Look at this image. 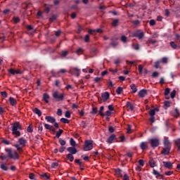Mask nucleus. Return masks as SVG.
<instances>
[{"label": "nucleus", "mask_w": 180, "mask_h": 180, "mask_svg": "<svg viewBox=\"0 0 180 180\" xmlns=\"http://www.w3.org/2000/svg\"><path fill=\"white\" fill-rule=\"evenodd\" d=\"M22 130V127L19 122H14L12 126V133L15 137H19L20 136V131Z\"/></svg>", "instance_id": "obj_1"}, {"label": "nucleus", "mask_w": 180, "mask_h": 180, "mask_svg": "<svg viewBox=\"0 0 180 180\" xmlns=\"http://www.w3.org/2000/svg\"><path fill=\"white\" fill-rule=\"evenodd\" d=\"M5 151L7 152L8 158H11L12 160H19L18 152L12 150V149H6Z\"/></svg>", "instance_id": "obj_2"}, {"label": "nucleus", "mask_w": 180, "mask_h": 180, "mask_svg": "<svg viewBox=\"0 0 180 180\" xmlns=\"http://www.w3.org/2000/svg\"><path fill=\"white\" fill-rule=\"evenodd\" d=\"M94 148L92 141H86L84 146V151H91Z\"/></svg>", "instance_id": "obj_3"}, {"label": "nucleus", "mask_w": 180, "mask_h": 180, "mask_svg": "<svg viewBox=\"0 0 180 180\" xmlns=\"http://www.w3.org/2000/svg\"><path fill=\"white\" fill-rule=\"evenodd\" d=\"M149 143L153 148H155L160 146V140L158 139H150Z\"/></svg>", "instance_id": "obj_4"}, {"label": "nucleus", "mask_w": 180, "mask_h": 180, "mask_svg": "<svg viewBox=\"0 0 180 180\" xmlns=\"http://www.w3.org/2000/svg\"><path fill=\"white\" fill-rule=\"evenodd\" d=\"M53 96L54 99H56L57 101H63L64 99V94L59 93L58 91L53 92Z\"/></svg>", "instance_id": "obj_5"}, {"label": "nucleus", "mask_w": 180, "mask_h": 180, "mask_svg": "<svg viewBox=\"0 0 180 180\" xmlns=\"http://www.w3.org/2000/svg\"><path fill=\"white\" fill-rule=\"evenodd\" d=\"M133 37H138L139 40H141L143 37H144V32L141 30H138L133 33L132 34Z\"/></svg>", "instance_id": "obj_6"}, {"label": "nucleus", "mask_w": 180, "mask_h": 180, "mask_svg": "<svg viewBox=\"0 0 180 180\" xmlns=\"http://www.w3.org/2000/svg\"><path fill=\"white\" fill-rule=\"evenodd\" d=\"M70 74L73 75H76V77H79V74H81V70L78 69V68H73L70 71Z\"/></svg>", "instance_id": "obj_7"}, {"label": "nucleus", "mask_w": 180, "mask_h": 180, "mask_svg": "<svg viewBox=\"0 0 180 180\" xmlns=\"http://www.w3.org/2000/svg\"><path fill=\"white\" fill-rule=\"evenodd\" d=\"M109 98H110V95L109 94V92L105 91L101 94V100H103V102H106V101H108Z\"/></svg>", "instance_id": "obj_8"}, {"label": "nucleus", "mask_w": 180, "mask_h": 180, "mask_svg": "<svg viewBox=\"0 0 180 180\" xmlns=\"http://www.w3.org/2000/svg\"><path fill=\"white\" fill-rule=\"evenodd\" d=\"M162 164L165 168H167L168 169H172L174 163L171 162H162Z\"/></svg>", "instance_id": "obj_9"}, {"label": "nucleus", "mask_w": 180, "mask_h": 180, "mask_svg": "<svg viewBox=\"0 0 180 180\" xmlns=\"http://www.w3.org/2000/svg\"><path fill=\"white\" fill-rule=\"evenodd\" d=\"M8 72L10 74H12V75H15V74H23L22 71H20L19 70H15V69L8 70Z\"/></svg>", "instance_id": "obj_10"}, {"label": "nucleus", "mask_w": 180, "mask_h": 180, "mask_svg": "<svg viewBox=\"0 0 180 180\" xmlns=\"http://www.w3.org/2000/svg\"><path fill=\"white\" fill-rule=\"evenodd\" d=\"M169 151H171V148L164 147L161 151V154L163 155H168V154H169Z\"/></svg>", "instance_id": "obj_11"}, {"label": "nucleus", "mask_w": 180, "mask_h": 180, "mask_svg": "<svg viewBox=\"0 0 180 180\" xmlns=\"http://www.w3.org/2000/svg\"><path fill=\"white\" fill-rule=\"evenodd\" d=\"M45 120L49 122V123H56V118L51 116H46Z\"/></svg>", "instance_id": "obj_12"}, {"label": "nucleus", "mask_w": 180, "mask_h": 180, "mask_svg": "<svg viewBox=\"0 0 180 180\" xmlns=\"http://www.w3.org/2000/svg\"><path fill=\"white\" fill-rule=\"evenodd\" d=\"M68 151L70 153V154H77V148H75V146L73 147H69L68 148Z\"/></svg>", "instance_id": "obj_13"}, {"label": "nucleus", "mask_w": 180, "mask_h": 180, "mask_svg": "<svg viewBox=\"0 0 180 180\" xmlns=\"http://www.w3.org/2000/svg\"><path fill=\"white\" fill-rule=\"evenodd\" d=\"M164 146L166 148H171V143H169V140L165 138L163 141Z\"/></svg>", "instance_id": "obj_14"}, {"label": "nucleus", "mask_w": 180, "mask_h": 180, "mask_svg": "<svg viewBox=\"0 0 180 180\" xmlns=\"http://www.w3.org/2000/svg\"><path fill=\"white\" fill-rule=\"evenodd\" d=\"M115 139H116V135L115 134H112L110 136H109V138L107 139V143H108V144H112V143H113V140H115Z\"/></svg>", "instance_id": "obj_15"}, {"label": "nucleus", "mask_w": 180, "mask_h": 180, "mask_svg": "<svg viewBox=\"0 0 180 180\" xmlns=\"http://www.w3.org/2000/svg\"><path fill=\"white\" fill-rule=\"evenodd\" d=\"M18 143L20 144V146H22V147H25V146H26V143H27V141L24 138H20L18 139Z\"/></svg>", "instance_id": "obj_16"}, {"label": "nucleus", "mask_w": 180, "mask_h": 180, "mask_svg": "<svg viewBox=\"0 0 180 180\" xmlns=\"http://www.w3.org/2000/svg\"><path fill=\"white\" fill-rule=\"evenodd\" d=\"M147 95V90L146 89H142L139 92V96L140 98H144Z\"/></svg>", "instance_id": "obj_17"}, {"label": "nucleus", "mask_w": 180, "mask_h": 180, "mask_svg": "<svg viewBox=\"0 0 180 180\" xmlns=\"http://www.w3.org/2000/svg\"><path fill=\"white\" fill-rule=\"evenodd\" d=\"M50 99V96L48 94H43V101L46 102V103H49V100Z\"/></svg>", "instance_id": "obj_18"}, {"label": "nucleus", "mask_w": 180, "mask_h": 180, "mask_svg": "<svg viewBox=\"0 0 180 180\" xmlns=\"http://www.w3.org/2000/svg\"><path fill=\"white\" fill-rule=\"evenodd\" d=\"M172 115L174 117H178V116H179V110H178V108H175L172 112Z\"/></svg>", "instance_id": "obj_19"}, {"label": "nucleus", "mask_w": 180, "mask_h": 180, "mask_svg": "<svg viewBox=\"0 0 180 180\" xmlns=\"http://www.w3.org/2000/svg\"><path fill=\"white\" fill-rule=\"evenodd\" d=\"M9 101H10V104L11 105V106H15V105H16V103H18L16 102V100L15 98H13V97H10Z\"/></svg>", "instance_id": "obj_20"}, {"label": "nucleus", "mask_w": 180, "mask_h": 180, "mask_svg": "<svg viewBox=\"0 0 180 180\" xmlns=\"http://www.w3.org/2000/svg\"><path fill=\"white\" fill-rule=\"evenodd\" d=\"M34 113H35V115H37L39 117L41 116V110H39V108H35L33 110Z\"/></svg>", "instance_id": "obj_21"}, {"label": "nucleus", "mask_w": 180, "mask_h": 180, "mask_svg": "<svg viewBox=\"0 0 180 180\" xmlns=\"http://www.w3.org/2000/svg\"><path fill=\"white\" fill-rule=\"evenodd\" d=\"M127 108L129 109V110H134V106H133V104L130 102H127Z\"/></svg>", "instance_id": "obj_22"}, {"label": "nucleus", "mask_w": 180, "mask_h": 180, "mask_svg": "<svg viewBox=\"0 0 180 180\" xmlns=\"http://www.w3.org/2000/svg\"><path fill=\"white\" fill-rule=\"evenodd\" d=\"M174 143L178 147L177 150L180 151V139H177L174 141Z\"/></svg>", "instance_id": "obj_23"}, {"label": "nucleus", "mask_w": 180, "mask_h": 180, "mask_svg": "<svg viewBox=\"0 0 180 180\" xmlns=\"http://www.w3.org/2000/svg\"><path fill=\"white\" fill-rule=\"evenodd\" d=\"M155 112H158V109L155 108L153 110H150L149 112L150 116H155Z\"/></svg>", "instance_id": "obj_24"}, {"label": "nucleus", "mask_w": 180, "mask_h": 180, "mask_svg": "<svg viewBox=\"0 0 180 180\" xmlns=\"http://www.w3.org/2000/svg\"><path fill=\"white\" fill-rule=\"evenodd\" d=\"M131 89L132 90V92H133L134 94H136V92H137V87L136 86V84H132L131 85Z\"/></svg>", "instance_id": "obj_25"}, {"label": "nucleus", "mask_w": 180, "mask_h": 180, "mask_svg": "<svg viewBox=\"0 0 180 180\" xmlns=\"http://www.w3.org/2000/svg\"><path fill=\"white\" fill-rule=\"evenodd\" d=\"M149 165L151 167V168H154L155 167V161H154L153 159H150L149 161Z\"/></svg>", "instance_id": "obj_26"}, {"label": "nucleus", "mask_w": 180, "mask_h": 180, "mask_svg": "<svg viewBox=\"0 0 180 180\" xmlns=\"http://www.w3.org/2000/svg\"><path fill=\"white\" fill-rule=\"evenodd\" d=\"M140 147L141 150H146V148H147V143L146 142H141Z\"/></svg>", "instance_id": "obj_27"}, {"label": "nucleus", "mask_w": 180, "mask_h": 180, "mask_svg": "<svg viewBox=\"0 0 180 180\" xmlns=\"http://www.w3.org/2000/svg\"><path fill=\"white\" fill-rule=\"evenodd\" d=\"M115 174L117 175V176H123L122 174V170L120 169H115Z\"/></svg>", "instance_id": "obj_28"}, {"label": "nucleus", "mask_w": 180, "mask_h": 180, "mask_svg": "<svg viewBox=\"0 0 180 180\" xmlns=\"http://www.w3.org/2000/svg\"><path fill=\"white\" fill-rule=\"evenodd\" d=\"M67 158L70 161V162H72V161H74V156L70 153L67 155Z\"/></svg>", "instance_id": "obj_29"}, {"label": "nucleus", "mask_w": 180, "mask_h": 180, "mask_svg": "<svg viewBox=\"0 0 180 180\" xmlns=\"http://www.w3.org/2000/svg\"><path fill=\"white\" fill-rule=\"evenodd\" d=\"M122 92H123V88L119 86L116 89V93L117 94V95H120V94H122Z\"/></svg>", "instance_id": "obj_30"}, {"label": "nucleus", "mask_w": 180, "mask_h": 180, "mask_svg": "<svg viewBox=\"0 0 180 180\" xmlns=\"http://www.w3.org/2000/svg\"><path fill=\"white\" fill-rule=\"evenodd\" d=\"M41 176L42 178H44V179H46V180L50 179V176L47 175L46 173H43L42 174H41Z\"/></svg>", "instance_id": "obj_31"}, {"label": "nucleus", "mask_w": 180, "mask_h": 180, "mask_svg": "<svg viewBox=\"0 0 180 180\" xmlns=\"http://www.w3.org/2000/svg\"><path fill=\"white\" fill-rule=\"evenodd\" d=\"M105 109V107L103 106H101L100 108V110H99V115H101V116H105V114L103 113V110Z\"/></svg>", "instance_id": "obj_32"}, {"label": "nucleus", "mask_w": 180, "mask_h": 180, "mask_svg": "<svg viewBox=\"0 0 180 180\" xmlns=\"http://www.w3.org/2000/svg\"><path fill=\"white\" fill-rule=\"evenodd\" d=\"M0 168L1 169H3V171H8V167L7 166H6V165L5 164H1V166H0Z\"/></svg>", "instance_id": "obj_33"}, {"label": "nucleus", "mask_w": 180, "mask_h": 180, "mask_svg": "<svg viewBox=\"0 0 180 180\" xmlns=\"http://www.w3.org/2000/svg\"><path fill=\"white\" fill-rule=\"evenodd\" d=\"M70 143L72 147H75V146H77V143H75V141H74V139L72 138L70 139Z\"/></svg>", "instance_id": "obj_34"}, {"label": "nucleus", "mask_w": 180, "mask_h": 180, "mask_svg": "<svg viewBox=\"0 0 180 180\" xmlns=\"http://www.w3.org/2000/svg\"><path fill=\"white\" fill-rule=\"evenodd\" d=\"M61 57H67L68 56V51H62Z\"/></svg>", "instance_id": "obj_35"}, {"label": "nucleus", "mask_w": 180, "mask_h": 180, "mask_svg": "<svg viewBox=\"0 0 180 180\" xmlns=\"http://www.w3.org/2000/svg\"><path fill=\"white\" fill-rule=\"evenodd\" d=\"M60 122L62 123H65V124L70 123V120H68V119H67V118H61Z\"/></svg>", "instance_id": "obj_36"}, {"label": "nucleus", "mask_w": 180, "mask_h": 180, "mask_svg": "<svg viewBox=\"0 0 180 180\" xmlns=\"http://www.w3.org/2000/svg\"><path fill=\"white\" fill-rule=\"evenodd\" d=\"M112 26H117L119 25V20H113L112 22Z\"/></svg>", "instance_id": "obj_37"}, {"label": "nucleus", "mask_w": 180, "mask_h": 180, "mask_svg": "<svg viewBox=\"0 0 180 180\" xmlns=\"http://www.w3.org/2000/svg\"><path fill=\"white\" fill-rule=\"evenodd\" d=\"M63 129H59L58 132H56V137L59 139L60 136L63 134Z\"/></svg>", "instance_id": "obj_38"}, {"label": "nucleus", "mask_w": 180, "mask_h": 180, "mask_svg": "<svg viewBox=\"0 0 180 180\" xmlns=\"http://www.w3.org/2000/svg\"><path fill=\"white\" fill-rule=\"evenodd\" d=\"M170 46L172 49H177L178 46L174 41L170 42Z\"/></svg>", "instance_id": "obj_39"}, {"label": "nucleus", "mask_w": 180, "mask_h": 180, "mask_svg": "<svg viewBox=\"0 0 180 180\" xmlns=\"http://www.w3.org/2000/svg\"><path fill=\"white\" fill-rule=\"evenodd\" d=\"M170 95H171V98H172V99H174V98H175V95H176V91L173 90V91L171 92Z\"/></svg>", "instance_id": "obj_40"}, {"label": "nucleus", "mask_w": 180, "mask_h": 180, "mask_svg": "<svg viewBox=\"0 0 180 180\" xmlns=\"http://www.w3.org/2000/svg\"><path fill=\"white\" fill-rule=\"evenodd\" d=\"M171 89H169V88H166L165 90V96H168V95H169V92H170Z\"/></svg>", "instance_id": "obj_41"}, {"label": "nucleus", "mask_w": 180, "mask_h": 180, "mask_svg": "<svg viewBox=\"0 0 180 180\" xmlns=\"http://www.w3.org/2000/svg\"><path fill=\"white\" fill-rule=\"evenodd\" d=\"M75 162L76 164H78L80 167H82V162H81V160L76 159V160H75Z\"/></svg>", "instance_id": "obj_42"}, {"label": "nucleus", "mask_w": 180, "mask_h": 180, "mask_svg": "<svg viewBox=\"0 0 180 180\" xmlns=\"http://www.w3.org/2000/svg\"><path fill=\"white\" fill-rule=\"evenodd\" d=\"M139 71V74H143V65H139V68H138Z\"/></svg>", "instance_id": "obj_43"}, {"label": "nucleus", "mask_w": 180, "mask_h": 180, "mask_svg": "<svg viewBox=\"0 0 180 180\" xmlns=\"http://www.w3.org/2000/svg\"><path fill=\"white\" fill-rule=\"evenodd\" d=\"M13 20L14 23H19V22H20V19H19L18 17H14L13 18Z\"/></svg>", "instance_id": "obj_44"}, {"label": "nucleus", "mask_w": 180, "mask_h": 180, "mask_svg": "<svg viewBox=\"0 0 180 180\" xmlns=\"http://www.w3.org/2000/svg\"><path fill=\"white\" fill-rule=\"evenodd\" d=\"M91 113H93V115H96L98 113V108L96 107L93 108Z\"/></svg>", "instance_id": "obj_45"}, {"label": "nucleus", "mask_w": 180, "mask_h": 180, "mask_svg": "<svg viewBox=\"0 0 180 180\" xmlns=\"http://www.w3.org/2000/svg\"><path fill=\"white\" fill-rule=\"evenodd\" d=\"M1 95L3 98H8V93L6 91H1Z\"/></svg>", "instance_id": "obj_46"}, {"label": "nucleus", "mask_w": 180, "mask_h": 180, "mask_svg": "<svg viewBox=\"0 0 180 180\" xmlns=\"http://www.w3.org/2000/svg\"><path fill=\"white\" fill-rule=\"evenodd\" d=\"M121 40L123 41V43H126V41H127V37L124 35H122L121 37Z\"/></svg>", "instance_id": "obj_47"}, {"label": "nucleus", "mask_w": 180, "mask_h": 180, "mask_svg": "<svg viewBox=\"0 0 180 180\" xmlns=\"http://www.w3.org/2000/svg\"><path fill=\"white\" fill-rule=\"evenodd\" d=\"M127 130L128 134H130L131 133H132L131 125H128V128L127 129Z\"/></svg>", "instance_id": "obj_48"}, {"label": "nucleus", "mask_w": 180, "mask_h": 180, "mask_svg": "<svg viewBox=\"0 0 180 180\" xmlns=\"http://www.w3.org/2000/svg\"><path fill=\"white\" fill-rule=\"evenodd\" d=\"M44 127H45V129H46L47 130H51V126L50 125V124H44Z\"/></svg>", "instance_id": "obj_49"}, {"label": "nucleus", "mask_w": 180, "mask_h": 180, "mask_svg": "<svg viewBox=\"0 0 180 180\" xmlns=\"http://www.w3.org/2000/svg\"><path fill=\"white\" fill-rule=\"evenodd\" d=\"M83 52H84V50L82 49H81V48L78 49L76 51L77 54H82Z\"/></svg>", "instance_id": "obj_50"}, {"label": "nucleus", "mask_w": 180, "mask_h": 180, "mask_svg": "<svg viewBox=\"0 0 180 180\" xmlns=\"http://www.w3.org/2000/svg\"><path fill=\"white\" fill-rule=\"evenodd\" d=\"M65 117H68V118L71 117V112H70V111H66L65 113Z\"/></svg>", "instance_id": "obj_51"}, {"label": "nucleus", "mask_w": 180, "mask_h": 180, "mask_svg": "<svg viewBox=\"0 0 180 180\" xmlns=\"http://www.w3.org/2000/svg\"><path fill=\"white\" fill-rule=\"evenodd\" d=\"M59 143L60 144V146H65V141L61 139H59Z\"/></svg>", "instance_id": "obj_52"}, {"label": "nucleus", "mask_w": 180, "mask_h": 180, "mask_svg": "<svg viewBox=\"0 0 180 180\" xmlns=\"http://www.w3.org/2000/svg\"><path fill=\"white\" fill-rule=\"evenodd\" d=\"M53 6H46V8H45V12L46 13H49V12H50V9H51V8Z\"/></svg>", "instance_id": "obj_53"}, {"label": "nucleus", "mask_w": 180, "mask_h": 180, "mask_svg": "<svg viewBox=\"0 0 180 180\" xmlns=\"http://www.w3.org/2000/svg\"><path fill=\"white\" fill-rule=\"evenodd\" d=\"M162 63H163V64H167V63H168V58H162Z\"/></svg>", "instance_id": "obj_54"}, {"label": "nucleus", "mask_w": 180, "mask_h": 180, "mask_svg": "<svg viewBox=\"0 0 180 180\" xmlns=\"http://www.w3.org/2000/svg\"><path fill=\"white\" fill-rule=\"evenodd\" d=\"M153 175H158V176H161V174H160V172H158V171L153 169Z\"/></svg>", "instance_id": "obj_55"}, {"label": "nucleus", "mask_w": 180, "mask_h": 180, "mask_svg": "<svg viewBox=\"0 0 180 180\" xmlns=\"http://www.w3.org/2000/svg\"><path fill=\"white\" fill-rule=\"evenodd\" d=\"M15 148H17V150L18 151H20V152L22 151V147H20V146L19 144H15Z\"/></svg>", "instance_id": "obj_56"}, {"label": "nucleus", "mask_w": 180, "mask_h": 180, "mask_svg": "<svg viewBox=\"0 0 180 180\" xmlns=\"http://www.w3.org/2000/svg\"><path fill=\"white\" fill-rule=\"evenodd\" d=\"M57 115L58 116H62L63 115V110L61 109H58V111H57Z\"/></svg>", "instance_id": "obj_57"}, {"label": "nucleus", "mask_w": 180, "mask_h": 180, "mask_svg": "<svg viewBox=\"0 0 180 180\" xmlns=\"http://www.w3.org/2000/svg\"><path fill=\"white\" fill-rule=\"evenodd\" d=\"M0 158H1V160H6V158H8V157L6 155H5V154L1 153Z\"/></svg>", "instance_id": "obj_58"}, {"label": "nucleus", "mask_w": 180, "mask_h": 180, "mask_svg": "<svg viewBox=\"0 0 180 180\" xmlns=\"http://www.w3.org/2000/svg\"><path fill=\"white\" fill-rule=\"evenodd\" d=\"M27 131H28V133H32L33 131V129L32 128V126H29L27 129Z\"/></svg>", "instance_id": "obj_59"}, {"label": "nucleus", "mask_w": 180, "mask_h": 180, "mask_svg": "<svg viewBox=\"0 0 180 180\" xmlns=\"http://www.w3.org/2000/svg\"><path fill=\"white\" fill-rule=\"evenodd\" d=\"M84 41H86V43H89V35L86 34L84 37Z\"/></svg>", "instance_id": "obj_60"}, {"label": "nucleus", "mask_w": 180, "mask_h": 180, "mask_svg": "<svg viewBox=\"0 0 180 180\" xmlns=\"http://www.w3.org/2000/svg\"><path fill=\"white\" fill-rule=\"evenodd\" d=\"M155 68H160V61L158 60L155 63Z\"/></svg>", "instance_id": "obj_61"}, {"label": "nucleus", "mask_w": 180, "mask_h": 180, "mask_svg": "<svg viewBox=\"0 0 180 180\" xmlns=\"http://www.w3.org/2000/svg\"><path fill=\"white\" fill-rule=\"evenodd\" d=\"M149 120L151 123H154V122H155V117L154 116H150Z\"/></svg>", "instance_id": "obj_62"}, {"label": "nucleus", "mask_w": 180, "mask_h": 180, "mask_svg": "<svg viewBox=\"0 0 180 180\" xmlns=\"http://www.w3.org/2000/svg\"><path fill=\"white\" fill-rule=\"evenodd\" d=\"M158 75H160V73H158V72H154L152 74V77H153L154 78H155V77H158Z\"/></svg>", "instance_id": "obj_63"}, {"label": "nucleus", "mask_w": 180, "mask_h": 180, "mask_svg": "<svg viewBox=\"0 0 180 180\" xmlns=\"http://www.w3.org/2000/svg\"><path fill=\"white\" fill-rule=\"evenodd\" d=\"M123 180H129V176H127V174H124Z\"/></svg>", "instance_id": "obj_64"}]
</instances>
